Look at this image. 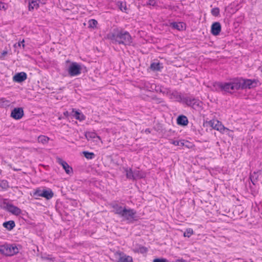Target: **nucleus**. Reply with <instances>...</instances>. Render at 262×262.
<instances>
[{"label": "nucleus", "instance_id": "f257e3e1", "mask_svg": "<svg viewBox=\"0 0 262 262\" xmlns=\"http://www.w3.org/2000/svg\"><path fill=\"white\" fill-rule=\"evenodd\" d=\"M107 38L113 43L129 46L133 42V39L129 33L122 29H114L107 34Z\"/></svg>", "mask_w": 262, "mask_h": 262}, {"label": "nucleus", "instance_id": "f03ea898", "mask_svg": "<svg viewBox=\"0 0 262 262\" xmlns=\"http://www.w3.org/2000/svg\"><path fill=\"white\" fill-rule=\"evenodd\" d=\"M19 249L16 244H5L0 245V252L7 256H12L19 252Z\"/></svg>", "mask_w": 262, "mask_h": 262}, {"label": "nucleus", "instance_id": "7ed1b4c3", "mask_svg": "<svg viewBox=\"0 0 262 262\" xmlns=\"http://www.w3.org/2000/svg\"><path fill=\"white\" fill-rule=\"evenodd\" d=\"M236 81L238 82L239 90L251 89L255 88L257 85L258 80L256 79H244L243 78H237Z\"/></svg>", "mask_w": 262, "mask_h": 262}, {"label": "nucleus", "instance_id": "20e7f679", "mask_svg": "<svg viewBox=\"0 0 262 262\" xmlns=\"http://www.w3.org/2000/svg\"><path fill=\"white\" fill-rule=\"evenodd\" d=\"M184 103L196 111H199L202 108V102L195 98L186 97Z\"/></svg>", "mask_w": 262, "mask_h": 262}, {"label": "nucleus", "instance_id": "39448f33", "mask_svg": "<svg viewBox=\"0 0 262 262\" xmlns=\"http://www.w3.org/2000/svg\"><path fill=\"white\" fill-rule=\"evenodd\" d=\"M238 82L236 78L229 82H223L222 92L232 93V91L238 90Z\"/></svg>", "mask_w": 262, "mask_h": 262}, {"label": "nucleus", "instance_id": "423d86ee", "mask_svg": "<svg viewBox=\"0 0 262 262\" xmlns=\"http://www.w3.org/2000/svg\"><path fill=\"white\" fill-rule=\"evenodd\" d=\"M205 124L207 126L212 127L213 129L220 131L223 133L225 130H228V129L225 127L221 123V122L218 120H211L209 121H206Z\"/></svg>", "mask_w": 262, "mask_h": 262}, {"label": "nucleus", "instance_id": "0eeeda50", "mask_svg": "<svg viewBox=\"0 0 262 262\" xmlns=\"http://www.w3.org/2000/svg\"><path fill=\"white\" fill-rule=\"evenodd\" d=\"M81 72V67L78 63L72 62L68 69L69 74L71 76H75L79 75Z\"/></svg>", "mask_w": 262, "mask_h": 262}, {"label": "nucleus", "instance_id": "6e6552de", "mask_svg": "<svg viewBox=\"0 0 262 262\" xmlns=\"http://www.w3.org/2000/svg\"><path fill=\"white\" fill-rule=\"evenodd\" d=\"M124 212L122 213L121 217L124 218L125 220L127 221H136L137 220L135 217L136 214V211L133 209L129 208L127 209L126 207L124 209Z\"/></svg>", "mask_w": 262, "mask_h": 262}, {"label": "nucleus", "instance_id": "1a4fd4ad", "mask_svg": "<svg viewBox=\"0 0 262 262\" xmlns=\"http://www.w3.org/2000/svg\"><path fill=\"white\" fill-rule=\"evenodd\" d=\"M4 204L5 206L4 209L7 211L11 212L12 214L15 215H19L21 213V210L17 206L13 205L12 204L4 202Z\"/></svg>", "mask_w": 262, "mask_h": 262}, {"label": "nucleus", "instance_id": "9d476101", "mask_svg": "<svg viewBox=\"0 0 262 262\" xmlns=\"http://www.w3.org/2000/svg\"><path fill=\"white\" fill-rule=\"evenodd\" d=\"M24 115V110L22 107H15L11 111L10 116L15 120H19Z\"/></svg>", "mask_w": 262, "mask_h": 262}, {"label": "nucleus", "instance_id": "9b49d317", "mask_svg": "<svg viewBox=\"0 0 262 262\" xmlns=\"http://www.w3.org/2000/svg\"><path fill=\"white\" fill-rule=\"evenodd\" d=\"M116 254L119 256L118 259L116 262H133L132 256L127 255L122 252L117 251Z\"/></svg>", "mask_w": 262, "mask_h": 262}, {"label": "nucleus", "instance_id": "f8f14e48", "mask_svg": "<svg viewBox=\"0 0 262 262\" xmlns=\"http://www.w3.org/2000/svg\"><path fill=\"white\" fill-rule=\"evenodd\" d=\"M221 25L219 22L213 23L211 27V33L214 36L220 34L221 31Z\"/></svg>", "mask_w": 262, "mask_h": 262}, {"label": "nucleus", "instance_id": "ddd939ff", "mask_svg": "<svg viewBox=\"0 0 262 262\" xmlns=\"http://www.w3.org/2000/svg\"><path fill=\"white\" fill-rule=\"evenodd\" d=\"M27 78V75L25 72H21L16 73L13 77V80L15 82L20 83L24 81Z\"/></svg>", "mask_w": 262, "mask_h": 262}, {"label": "nucleus", "instance_id": "4468645a", "mask_svg": "<svg viewBox=\"0 0 262 262\" xmlns=\"http://www.w3.org/2000/svg\"><path fill=\"white\" fill-rule=\"evenodd\" d=\"M58 162L60 165H61L63 168L65 170V171L67 174H70V173L73 172L72 168L69 166V165L67 163V162H66L65 161H63L61 158H58Z\"/></svg>", "mask_w": 262, "mask_h": 262}, {"label": "nucleus", "instance_id": "2eb2a0df", "mask_svg": "<svg viewBox=\"0 0 262 262\" xmlns=\"http://www.w3.org/2000/svg\"><path fill=\"white\" fill-rule=\"evenodd\" d=\"M171 96L176 100V101L183 103H184L186 99V97H184L181 93L178 92L177 91L172 92L171 94Z\"/></svg>", "mask_w": 262, "mask_h": 262}, {"label": "nucleus", "instance_id": "dca6fc26", "mask_svg": "<svg viewBox=\"0 0 262 262\" xmlns=\"http://www.w3.org/2000/svg\"><path fill=\"white\" fill-rule=\"evenodd\" d=\"M188 119L187 117L183 115H179L177 119V123L180 126H185L188 124Z\"/></svg>", "mask_w": 262, "mask_h": 262}, {"label": "nucleus", "instance_id": "f3484780", "mask_svg": "<svg viewBox=\"0 0 262 262\" xmlns=\"http://www.w3.org/2000/svg\"><path fill=\"white\" fill-rule=\"evenodd\" d=\"M170 26L179 31H183L186 29V24L183 22H172L170 24Z\"/></svg>", "mask_w": 262, "mask_h": 262}, {"label": "nucleus", "instance_id": "a211bd4d", "mask_svg": "<svg viewBox=\"0 0 262 262\" xmlns=\"http://www.w3.org/2000/svg\"><path fill=\"white\" fill-rule=\"evenodd\" d=\"M112 207L114 209L113 212L115 214L121 216L122 213H124L125 207H123L118 204H113L112 205Z\"/></svg>", "mask_w": 262, "mask_h": 262}, {"label": "nucleus", "instance_id": "6ab92c4d", "mask_svg": "<svg viewBox=\"0 0 262 262\" xmlns=\"http://www.w3.org/2000/svg\"><path fill=\"white\" fill-rule=\"evenodd\" d=\"M54 195L53 191L48 188L47 189H42L41 192V197L45 198L47 200L51 199Z\"/></svg>", "mask_w": 262, "mask_h": 262}, {"label": "nucleus", "instance_id": "aec40b11", "mask_svg": "<svg viewBox=\"0 0 262 262\" xmlns=\"http://www.w3.org/2000/svg\"><path fill=\"white\" fill-rule=\"evenodd\" d=\"M72 113V116L75 118L76 119L80 121H83L85 119V116L81 112L75 111V110L73 108Z\"/></svg>", "mask_w": 262, "mask_h": 262}, {"label": "nucleus", "instance_id": "412c9836", "mask_svg": "<svg viewBox=\"0 0 262 262\" xmlns=\"http://www.w3.org/2000/svg\"><path fill=\"white\" fill-rule=\"evenodd\" d=\"M3 226L8 230L11 231L15 227V223L14 221L11 220L3 223Z\"/></svg>", "mask_w": 262, "mask_h": 262}, {"label": "nucleus", "instance_id": "4be33fe9", "mask_svg": "<svg viewBox=\"0 0 262 262\" xmlns=\"http://www.w3.org/2000/svg\"><path fill=\"white\" fill-rule=\"evenodd\" d=\"M29 1V10L32 11L34 8L37 9L39 7L38 0H28Z\"/></svg>", "mask_w": 262, "mask_h": 262}, {"label": "nucleus", "instance_id": "5701e85b", "mask_svg": "<svg viewBox=\"0 0 262 262\" xmlns=\"http://www.w3.org/2000/svg\"><path fill=\"white\" fill-rule=\"evenodd\" d=\"M133 251L135 253L144 254L148 252V248L141 245H139L138 246V247H136L133 249Z\"/></svg>", "mask_w": 262, "mask_h": 262}, {"label": "nucleus", "instance_id": "b1692460", "mask_svg": "<svg viewBox=\"0 0 262 262\" xmlns=\"http://www.w3.org/2000/svg\"><path fill=\"white\" fill-rule=\"evenodd\" d=\"M163 68L162 64L160 62H152L150 66V68L154 71H160Z\"/></svg>", "mask_w": 262, "mask_h": 262}, {"label": "nucleus", "instance_id": "393cba45", "mask_svg": "<svg viewBox=\"0 0 262 262\" xmlns=\"http://www.w3.org/2000/svg\"><path fill=\"white\" fill-rule=\"evenodd\" d=\"M170 143L176 145V146H186L188 147V145L186 144V143H189V142L188 141H185L184 140H180L179 141L177 140H171L170 142Z\"/></svg>", "mask_w": 262, "mask_h": 262}, {"label": "nucleus", "instance_id": "a878e982", "mask_svg": "<svg viewBox=\"0 0 262 262\" xmlns=\"http://www.w3.org/2000/svg\"><path fill=\"white\" fill-rule=\"evenodd\" d=\"M259 173H260V171L257 172L254 171L250 175L249 179L251 180V181L252 183V184L254 185L258 181L259 177Z\"/></svg>", "mask_w": 262, "mask_h": 262}, {"label": "nucleus", "instance_id": "bb28decb", "mask_svg": "<svg viewBox=\"0 0 262 262\" xmlns=\"http://www.w3.org/2000/svg\"><path fill=\"white\" fill-rule=\"evenodd\" d=\"M116 5L121 11L126 13V3L125 1H118Z\"/></svg>", "mask_w": 262, "mask_h": 262}, {"label": "nucleus", "instance_id": "cd10ccee", "mask_svg": "<svg viewBox=\"0 0 262 262\" xmlns=\"http://www.w3.org/2000/svg\"><path fill=\"white\" fill-rule=\"evenodd\" d=\"M213 88L214 91L216 92H222L223 89V82H215L213 84Z\"/></svg>", "mask_w": 262, "mask_h": 262}, {"label": "nucleus", "instance_id": "c85d7f7f", "mask_svg": "<svg viewBox=\"0 0 262 262\" xmlns=\"http://www.w3.org/2000/svg\"><path fill=\"white\" fill-rule=\"evenodd\" d=\"M42 191V189H40L39 188H37L33 190L32 192V195L36 199L40 196L41 197Z\"/></svg>", "mask_w": 262, "mask_h": 262}, {"label": "nucleus", "instance_id": "c756f323", "mask_svg": "<svg viewBox=\"0 0 262 262\" xmlns=\"http://www.w3.org/2000/svg\"><path fill=\"white\" fill-rule=\"evenodd\" d=\"M82 154L84 157L88 159H93L95 158V155L93 152H89L88 151H83Z\"/></svg>", "mask_w": 262, "mask_h": 262}, {"label": "nucleus", "instance_id": "7c9ffc66", "mask_svg": "<svg viewBox=\"0 0 262 262\" xmlns=\"http://www.w3.org/2000/svg\"><path fill=\"white\" fill-rule=\"evenodd\" d=\"M126 178L128 179L134 180V171H132V169L129 168L125 169Z\"/></svg>", "mask_w": 262, "mask_h": 262}, {"label": "nucleus", "instance_id": "2f4dec72", "mask_svg": "<svg viewBox=\"0 0 262 262\" xmlns=\"http://www.w3.org/2000/svg\"><path fill=\"white\" fill-rule=\"evenodd\" d=\"M49 140V138L45 136H40L38 138V141L42 144L48 143Z\"/></svg>", "mask_w": 262, "mask_h": 262}, {"label": "nucleus", "instance_id": "473e14b6", "mask_svg": "<svg viewBox=\"0 0 262 262\" xmlns=\"http://www.w3.org/2000/svg\"><path fill=\"white\" fill-rule=\"evenodd\" d=\"M134 180L137 179H141L144 177L143 174L139 170L134 171Z\"/></svg>", "mask_w": 262, "mask_h": 262}, {"label": "nucleus", "instance_id": "72a5a7b5", "mask_svg": "<svg viewBox=\"0 0 262 262\" xmlns=\"http://www.w3.org/2000/svg\"><path fill=\"white\" fill-rule=\"evenodd\" d=\"M0 187H2L4 189H7L9 187L8 182L7 180H3L0 183Z\"/></svg>", "mask_w": 262, "mask_h": 262}, {"label": "nucleus", "instance_id": "f704fd0d", "mask_svg": "<svg viewBox=\"0 0 262 262\" xmlns=\"http://www.w3.org/2000/svg\"><path fill=\"white\" fill-rule=\"evenodd\" d=\"M211 13L214 16H218L220 14V9L218 7L212 9Z\"/></svg>", "mask_w": 262, "mask_h": 262}, {"label": "nucleus", "instance_id": "c9c22d12", "mask_svg": "<svg viewBox=\"0 0 262 262\" xmlns=\"http://www.w3.org/2000/svg\"><path fill=\"white\" fill-rule=\"evenodd\" d=\"M193 233V231L191 228H188L184 233V236L185 237H189Z\"/></svg>", "mask_w": 262, "mask_h": 262}, {"label": "nucleus", "instance_id": "e433bc0d", "mask_svg": "<svg viewBox=\"0 0 262 262\" xmlns=\"http://www.w3.org/2000/svg\"><path fill=\"white\" fill-rule=\"evenodd\" d=\"M97 21L95 19H92L89 21V27L94 28L96 27Z\"/></svg>", "mask_w": 262, "mask_h": 262}, {"label": "nucleus", "instance_id": "4c0bfd02", "mask_svg": "<svg viewBox=\"0 0 262 262\" xmlns=\"http://www.w3.org/2000/svg\"><path fill=\"white\" fill-rule=\"evenodd\" d=\"M153 262H174L173 261H170L164 258H157L153 260Z\"/></svg>", "mask_w": 262, "mask_h": 262}, {"label": "nucleus", "instance_id": "58836bf2", "mask_svg": "<svg viewBox=\"0 0 262 262\" xmlns=\"http://www.w3.org/2000/svg\"><path fill=\"white\" fill-rule=\"evenodd\" d=\"M152 99L155 101V103L157 104H160L164 102V100L162 98H158L156 96L153 97Z\"/></svg>", "mask_w": 262, "mask_h": 262}, {"label": "nucleus", "instance_id": "ea45409f", "mask_svg": "<svg viewBox=\"0 0 262 262\" xmlns=\"http://www.w3.org/2000/svg\"><path fill=\"white\" fill-rule=\"evenodd\" d=\"M85 137L86 138H94L95 137V133L86 132L85 133Z\"/></svg>", "mask_w": 262, "mask_h": 262}, {"label": "nucleus", "instance_id": "a19ab883", "mask_svg": "<svg viewBox=\"0 0 262 262\" xmlns=\"http://www.w3.org/2000/svg\"><path fill=\"white\" fill-rule=\"evenodd\" d=\"M42 259H47L49 260H53V258L51 257V255H48L47 256H41Z\"/></svg>", "mask_w": 262, "mask_h": 262}, {"label": "nucleus", "instance_id": "79ce46f5", "mask_svg": "<svg viewBox=\"0 0 262 262\" xmlns=\"http://www.w3.org/2000/svg\"><path fill=\"white\" fill-rule=\"evenodd\" d=\"M156 4V1L155 0H149L148 2L147 3V5H150V6H155Z\"/></svg>", "mask_w": 262, "mask_h": 262}, {"label": "nucleus", "instance_id": "37998d69", "mask_svg": "<svg viewBox=\"0 0 262 262\" xmlns=\"http://www.w3.org/2000/svg\"><path fill=\"white\" fill-rule=\"evenodd\" d=\"M7 53H8L7 51H4L2 53V54H1V56H0V58H1V59H3V57H4L5 55H6L7 54Z\"/></svg>", "mask_w": 262, "mask_h": 262}, {"label": "nucleus", "instance_id": "c03bdc74", "mask_svg": "<svg viewBox=\"0 0 262 262\" xmlns=\"http://www.w3.org/2000/svg\"><path fill=\"white\" fill-rule=\"evenodd\" d=\"M174 262H188L187 260L184 259L183 258L177 259Z\"/></svg>", "mask_w": 262, "mask_h": 262}, {"label": "nucleus", "instance_id": "a18cd8bd", "mask_svg": "<svg viewBox=\"0 0 262 262\" xmlns=\"http://www.w3.org/2000/svg\"><path fill=\"white\" fill-rule=\"evenodd\" d=\"M6 9L7 8L5 7L4 4L2 2H0V10L4 9L6 10Z\"/></svg>", "mask_w": 262, "mask_h": 262}, {"label": "nucleus", "instance_id": "49530a36", "mask_svg": "<svg viewBox=\"0 0 262 262\" xmlns=\"http://www.w3.org/2000/svg\"><path fill=\"white\" fill-rule=\"evenodd\" d=\"M24 40L22 42H18V46L20 47L22 45L23 47H25V45H24Z\"/></svg>", "mask_w": 262, "mask_h": 262}, {"label": "nucleus", "instance_id": "de8ad7c7", "mask_svg": "<svg viewBox=\"0 0 262 262\" xmlns=\"http://www.w3.org/2000/svg\"><path fill=\"white\" fill-rule=\"evenodd\" d=\"M69 112L68 111H66L63 113V115L64 116H66V117H67L68 116H69Z\"/></svg>", "mask_w": 262, "mask_h": 262}, {"label": "nucleus", "instance_id": "09e8293b", "mask_svg": "<svg viewBox=\"0 0 262 262\" xmlns=\"http://www.w3.org/2000/svg\"><path fill=\"white\" fill-rule=\"evenodd\" d=\"M145 132L146 133V134H149L150 133V129L149 128H146L145 130Z\"/></svg>", "mask_w": 262, "mask_h": 262}, {"label": "nucleus", "instance_id": "8fccbe9b", "mask_svg": "<svg viewBox=\"0 0 262 262\" xmlns=\"http://www.w3.org/2000/svg\"><path fill=\"white\" fill-rule=\"evenodd\" d=\"M18 246L19 247V248H21V246L20 245H18Z\"/></svg>", "mask_w": 262, "mask_h": 262}]
</instances>
